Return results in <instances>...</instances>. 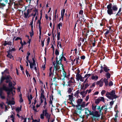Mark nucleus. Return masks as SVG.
I'll return each instance as SVG.
<instances>
[{
  "instance_id": "obj_1",
  "label": "nucleus",
  "mask_w": 122,
  "mask_h": 122,
  "mask_svg": "<svg viewBox=\"0 0 122 122\" xmlns=\"http://www.w3.org/2000/svg\"><path fill=\"white\" fill-rule=\"evenodd\" d=\"M12 78L10 76H7L6 77H2L1 80V83H2L4 81V82L8 84V87L6 86V84H4L2 85V89L4 91L7 92V98H10V97L9 96L10 95V93L14 89H15V88L14 86L12 85V82L11 81Z\"/></svg>"
},
{
  "instance_id": "obj_2",
  "label": "nucleus",
  "mask_w": 122,
  "mask_h": 122,
  "mask_svg": "<svg viewBox=\"0 0 122 122\" xmlns=\"http://www.w3.org/2000/svg\"><path fill=\"white\" fill-rule=\"evenodd\" d=\"M105 96L108 99L112 100L110 102V105L111 107L109 108H112L114 102V101L113 100L114 99L118 98L119 96L116 94L115 90H112L110 92H107L105 94Z\"/></svg>"
},
{
  "instance_id": "obj_3",
  "label": "nucleus",
  "mask_w": 122,
  "mask_h": 122,
  "mask_svg": "<svg viewBox=\"0 0 122 122\" xmlns=\"http://www.w3.org/2000/svg\"><path fill=\"white\" fill-rule=\"evenodd\" d=\"M107 14L110 15L116 14V11L118 9L117 5L113 3L112 5L111 3L107 5Z\"/></svg>"
},
{
  "instance_id": "obj_4",
  "label": "nucleus",
  "mask_w": 122,
  "mask_h": 122,
  "mask_svg": "<svg viewBox=\"0 0 122 122\" xmlns=\"http://www.w3.org/2000/svg\"><path fill=\"white\" fill-rule=\"evenodd\" d=\"M82 101L83 99H78L77 101V105H76V107H80L85 108V102H82Z\"/></svg>"
},
{
  "instance_id": "obj_5",
  "label": "nucleus",
  "mask_w": 122,
  "mask_h": 122,
  "mask_svg": "<svg viewBox=\"0 0 122 122\" xmlns=\"http://www.w3.org/2000/svg\"><path fill=\"white\" fill-rule=\"evenodd\" d=\"M76 110L75 111V113L77 115H79L81 114V111H83L84 109H82L83 107H76Z\"/></svg>"
},
{
  "instance_id": "obj_6",
  "label": "nucleus",
  "mask_w": 122,
  "mask_h": 122,
  "mask_svg": "<svg viewBox=\"0 0 122 122\" xmlns=\"http://www.w3.org/2000/svg\"><path fill=\"white\" fill-rule=\"evenodd\" d=\"M7 101L6 103H7L8 105H14L15 104V102L14 101L10 100V99L7 98Z\"/></svg>"
},
{
  "instance_id": "obj_7",
  "label": "nucleus",
  "mask_w": 122,
  "mask_h": 122,
  "mask_svg": "<svg viewBox=\"0 0 122 122\" xmlns=\"http://www.w3.org/2000/svg\"><path fill=\"white\" fill-rule=\"evenodd\" d=\"M96 84L99 85L100 87H102L103 85V78H101L99 81H97L96 83Z\"/></svg>"
},
{
  "instance_id": "obj_8",
  "label": "nucleus",
  "mask_w": 122,
  "mask_h": 122,
  "mask_svg": "<svg viewBox=\"0 0 122 122\" xmlns=\"http://www.w3.org/2000/svg\"><path fill=\"white\" fill-rule=\"evenodd\" d=\"M7 45L11 46L12 45V42L10 41H5L3 43L2 45V46H6Z\"/></svg>"
},
{
  "instance_id": "obj_9",
  "label": "nucleus",
  "mask_w": 122,
  "mask_h": 122,
  "mask_svg": "<svg viewBox=\"0 0 122 122\" xmlns=\"http://www.w3.org/2000/svg\"><path fill=\"white\" fill-rule=\"evenodd\" d=\"M108 79H109L106 78H104L103 79V82H104L105 86H108Z\"/></svg>"
},
{
  "instance_id": "obj_10",
  "label": "nucleus",
  "mask_w": 122,
  "mask_h": 122,
  "mask_svg": "<svg viewBox=\"0 0 122 122\" xmlns=\"http://www.w3.org/2000/svg\"><path fill=\"white\" fill-rule=\"evenodd\" d=\"M32 60H33V63H31V64H30V68L32 69L33 68V66H36V64L35 63V60H34V57H33L32 58Z\"/></svg>"
},
{
  "instance_id": "obj_11",
  "label": "nucleus",
  "mask_w": 122,
  "mask_h": 122,
  "mask_svg": "<svg viewBox=\"0 0 122 122\" xmlns=\"http://www.w3.org/2000/svg\"><path fill=\"white\" fill-rule=\"evenodd\" d=\"M104 67H103V71H105V72H108V71L110 70V69H109V67L105 65H104Z\"/></svg>"
},
{
  "instance_id": "obj_12",
  "label": "nucleus",
  "mask_w": 122,
  "mask_h": 122,
  "mask_svg": "<svg viewBox=\"0 0 122 122\" xmlns=\"http://www.w3.org/2000/svg\"><path fill=\"white\" fill-rule=\"evenodd\" d=\"M47 109H46L44 110L45 111V116L46 117V119L49 117H51V114H49L47 112Z\"/></svg>"
},
{
  "instance_id": "obj_13",
  "label": "nucleus",
  "mask_w": 122,
  "mask_h": 122,
  "mask_svg": "<svg viewBox=\"0 0 122 122\" xmlns=\"http://www.w3.org/2000/svg\"><path fill=\"white\" fill-rule=\"evenodd\" d=\"M8 71V69L6 68L5 70L3 71V72H1V74L2 75V76L1 77L0 80V83H1V80L2 79V77H6L7 76H11L10 75H5L4 76H3V75L4 74V73H7V71Z\"/></svg>"
},
{
  "instance_id": "obj_14",
  "label": "nucleus",
  "mask_w": 122,
  "mask_h": 122,
  "mask_svg": "<svg viewBox=\"0 0 122 122\" xmlns=\"http://www.w3.org/2000/svg\"><path fill=\"white\" fill-rule=\"evenodd\" d=\"M7 52L8 54L6 56L7 57H8L10 59H11L13 57L12 55L11 54V53L10 52H9V51H7Z\"/></svg>"
},
{
  "instance_id": "obj_15",
  "label": "nucleus",
  "mask_w": 122,
  "mask_h": 122,
  "mask_svg": "<svg viewBox=\"0 0 122 122\" xmlns=\"http://www.w3.org/2000/svg\"><path fill=\"white\" fill-rule=\"evenodd\" d=\"M9 50L7 51L10 52L15 51L16 50V49L14 47L13 48L12 46L10 47V46L9 47Z\"/></svg>"
},
{
  "instance_id": "obj_16",
  "label": "nucleus",
  "mask_w": 122,
  "mask_h": 122,
  "mask_svg": "<svg viewBox=\"0 0 122 122\" xmlns=\"http://www.w3.org/2000/svg\"><path fill=\"white\" fill-rule=\"evenodd\" d=\"M84 109V110H85V113L86 115V118H88V116H89V115L88 114V112H87L86 111H88L89 110L88 108H84V109Z\"/></svg>"
},
{
  "instance_id": "obj_17",
  "label": "nucleus",
  "mask_w": 122,
  "mask_h": 122,
  "mask_svg": "<svg viewBox=\"0 0 122 122\" xmlns=\"http://www.w3.org/2000/svg\"><path fill=\"white\" fill-rule=\"evenodd\" d=\"M36 99L34 100V105L33 106L32 108L33 109V110H34L35 112H38V111H37L36 109L35 108V105L36 104Z\"/></svg>"
},
{
  "instance_id": "obj_18",
  "label": "nucleus",
  "mask_w": 122,
  "mask_h": 122,
  "mask_svg": "<svg viewBox=\"0 0 122 122\" xmlns=\"http://www.w3.org/2000/svg\"><path fill=\"white\" fill-rule=\"evenodd\" d=\"M106 73L105 74V76L106 77V78L109 79L110 78L111 76V74L108 72Z\"/></svg>"
},
{
  "instance_id": "obj_19",
  "label": "nucleus",
  "mask_w": 122,
  "mask_h": 122,
  "mask_svg": "<svg viewBox=\"0 0 122 122\" xmlns=\"http://www.w3.org/2000/svg\"><path fill=\"white\" fill-rule=\"evenodd\" d=\"M92 115L93 116V117H97L99 116L98 112V111H95V112H94V113H93V115Z\"/></svg>"
},
{
  "instance_id": "obj_20",
  "label": "nucleus",
  "mask_w": 122,
  "mask_h": 122,
  "mask_svg": "<svg viewBox=\"0 0 122 122\" xmlns=\"http://www.w3.org/2000/svg\"><path fill=\"white\" fill-rule=\"evenodd\" d=\"M65 12V9H64L63 10H62L61 11V18H62V20H63V16L64 15V13Z\"/></svg>"
},
{
  "instance_id": "obj_21",
  "label": "nucleus",
  "mask_w": 122,
  "mask_h": 122,
  "mask_svg": "<svg viewBox=\"0 0 122 122\" xmlns=\"http://www.w3.org/2000/svg\"><path fill=\"white\" fill-rule=\"evenodd\" d=\"M45 116L44 110H43L42 111V113L40 115V118L41 119H44V116Z\"/></svg>"
},
{
  "instance_id": "obj_22",
  "label": "nucleus",
  "mask_w": 122,
  "mask_h": 122,
  "mask_svg": "<svg viewBox=\"0 0 122 122\" xmlns=\"http://www.w3.org/2000/svg\"><path fill=\"white\" fill-rule=\"evenodd\" d=\"M121 8H119L118 11L116 15V16H118L120 15H121V13H120V12L121 11Z\"/></svg>"
},
{
  "instance_id": "obj_23",
  "label": "nucleus",
  "mask_w": 122,
  "mask_h": 122,
  "mask_svg": "<svg viewBox=\"0 0 122 122\" xmlns=\"http://www.w3.org/2000/svg\"><path fill=\"white\" fill-rule=\"evenodd\" d=\"M73 94H72V95H68L69 100H70V102H72V101L73 100Z\"/></svg>"
},
{
  "instance_id": "obj_24",
  "label": "nucleus",
  "mask_w": 122,
  "mask_h": 122,
  "mask_svg": "<svg viewBox=\"0 0 122 122\" xmlns=\"http://www.w3.org/2000/svg\"><path fill=\"white\" fill-rule=\"evenodd\" d=\"M81 75L80 74H77L76 75V79L77 81H79L81 77Z\"/></svg>"
},
{
  "instance_id": "obj_25",
  "label": "nucleus",
  "mask_w": 122,
  "mask_h": 122,
  "mask_svg": "<svg viewBox=\"0 0 122 122\" xmlns=\"http://www.w3.org/2000/svg\"><path fill=\"white\" fill-rule=\"evenodd\" d=\"M98 98L99 99L100 102L102 101L104 102H105L104 98L103 97H100L99 98Z\"/></svg>"
},
{
  "instance_id": "obj_26",
  "label": "nucleus",
  "mask_w": 122,
  "mask_h": 122,
  "mask_svg": "<svg viewBox=\"0 0 122 122\" xmlns=\"http://www.w3.org/2000/svg\"><path fill=\"white\" fill-rule=\"evenodd\" d=\"M22 108V106H20V107H18L16 109V111L17 113L19 112L20 111H21V108Z\"/></svg>"
},
{
  "instance_id": "obj_27",
  "label": "nucleus",
  "mask_w": 122,
  "mask_h": 122,
  "mask_svg": "<svg viewBox=\"0 0 122 122\" xmlns=\"http://www.w3.org/2000/svg\"><path fill=\"white\" fill-rule=\"evenodd\" d=\"M90 85V84H89L87 83H86L84 84V90H85Z\"/></svg>"
},
{
  "instance_id": "obj_28",
  "label": "nucleus",
  "mask_w": 122,
  "mask_h": 122,
  "mask_svg": "<svg viewBox=\"0 0 122 122\" xmlns=\"http://www.w3.org/2000/svg\"><path fill=\"white\" fill-rule=\"evenodd\" d=\"M39 24V25H38V27L39 28V32H40V34H41V21L40 22H39V23H38Z\"/></svg>"
},
{
  "instance_id": "obj_29",
  "label": "nucleus",
  "mask_w": 122,
  "mask_h": 122,
  "mask_svg": "<svg viewBox=\"0 0 122 122\" xmlns=\"http://www.w3.org/2000/svg\"><path fill=\"white\" fill-rule=\"evenodd\" d=\"M97 106L95 105L94 106L93 104H92V109L93 111H95L96 110V108Z\"/></svg>"
},
{
  "instance_id": "obj_30",
  "label": "nucleus",
  "mask_w": 122,
  "mask_h": 122,
  "mask_svg": "<svg viewBox=\"0 0 122 122\" xmlns=\"http://www.w3.org/2000/svg\"><path fill=\"white\" fill-rule=\"evenodd\" d=\"M64 55V53H63V51L62 52L61 54L59 56V58L62 59H63Z\"/></svg>"
},
{
  "instance_id": "obj_31",
  "label": "nucleus",
  "mask_w": 122,
  "mask_h": 122,
  "mask_svg": "<svg viewBox=\"0 0 122 122\" xmlns=\"http://www.w3.org/2000/svg\"><path fill=\"white\" fill-rule=\"evenodd\" d=\"M60 33L59 32H58L57 30V41L59 40L60 39Z\"/></svg>"
},
{
  "instance_id": "obj_32",
  "label": "nucleus",
  "mask_w": 122,
  "mask_h": 122,
  "mask_svg": "<svg viewBox=\"0 0 122 122\" xmlns=\"http://www.w3.org/2000/svg\"><path fill=\"white\" fill-rule=\"evenodd\" d=\"M62 23L60 22L57 25V28H58L60 30V26H62Z\"/></svg>"
},
{
  "instance_id": "obj_33",
  "label": "nucleus",
  "mask_w": 122,
  "mask_h": 122,
  "mask_svg": "<svg viewBox=\"0 0 122 122\" xmlns=\"http://www.w3.org/2000/svg\"><path fill=\"white\" fill-rule=\"evenodd\" d=\"M57 47L58 48H59V47L58 46V45H59V46L61 48L62 47V46L61 44V43L60 41H57Z\"/></svg>"
},
{
  "instance_id": "obj_34",
  "label": "nucleus",
  "mask_w": 122,
  "mask_h": 122,
  "mask_svg": "<svg viewBox=\"0 0 122 122\" xmlns=\"http://www.w3.org/2000/svg\"><path fill=\"white\" fill-rule=\"evenodd\" d=\"M58 65H57L56 64V65H55V66H54V69L53 71L54 72V70L55 69V68L56 69L55 70L56 71H58Z\"/></svg>"
},
{
  "instance_id": "obj_35",
  "label": "nucleus",
  "mask_w": 122,
  "mask_h": 122,
  "mask_svg": "<svg viewBox=\"0 0 122 122\" xmlns=\"http://www.w3.org/2000/svg\"><path fill=\"white\" fill-rule=\"evenodd\" d=\"M40 99H44V100L46 99V98L45 97V96L44 94H41V96Z\"/></svg>"
},
{
  "instance_id": "obj_36",
  "label": "nucleus",
  "mask_w": 122,
  "mask_h": 122,
  "mask_svg": "<svg viewBox=\"0 0 122 122\" xmlns=\"http://www.w3.org/2000/svg\"><path fill=\"white\" fill-rule=\"evenodd\" d=\"M113 85V83L112 81H110L108 82V86H112Z\"/></svg>"
},
{
  "instance_id": "obj_37",
  "label": "nucleus",
  "mask_w": 122,
  "mask_h": 122,
  "mask_svg": "<svg viewBox=\"0 0 122 122\" xmlns=\"http://www.w3.org/2000/svg\"><path fill=\"white\" fill-rule=\"evenodd\" d=\"M5 104L3 102L0 104V106L2 109H3L4 108L3 106L4 105L5 106Z\"/></svg>"
},
{
  "instance_id": "obj_38",
  "label": "nucleus",
  "mask_w": 122,
  "mask_h": 122,
  "mask_svg": "<svg viewBox=\"0 0 122 122\" xmlns=\"http://www.w3.org/2000/svg\"><path fill=\"white\" fill-rule=\"evenodd\" d=\"M19 97L20 98V103L23 102V100L22 99L21 94L20 95H19Z\"/></svg>"
},
{
  "instance_id": "obj_39",
  "label": "nucleus",
  "mask_w": 122,
  "mask_h": 122,
  "mask_svg": "<svg viewBox=\"0 0 122 122\" xmlns=\"http://www.w3.org/2000/svg\"><path fill=\"white\" fill-rule=\"evenodd\" d=\"M14 0H10V2L8 3V4L9 5L11 6V5H12L13 4V1Z\"/></svg>"
},
{
  "instance_id": "obj_40",
  "label": "nucleus",
  "mask_w": 122,
  "mask_h": 122,
  "mask_svg": "<svg viewBox=\"0 0 122 122\" xmlns=\"http://www.w3.org/2000/svg\"><path fill=\"white\" fill-rule=\"evenodd\" d=\"M103 67L102 66H101L100 67L101 69L100 70V74H101L102 72H103Z\"/></svg>"
},
{
  "instance_id": "obj_41",
  "label": "nucleus",
  "mask_w": 122,
  "mask_h": 122,
  "mask_svg": "<svg viewBox=\"0 0 122 122\" xmlns=\"http://www.w3.org/2000/svg\"><path fill=\"white\" fill-rule=\"evenodd\" d=\"M55 54L56 56H58L59 55V52L57 49H56V50L55 51Z\"/></svg>"
},
{
  "instance_id": "obj_42",
  "label": "nucleus",
  "mask_w": 122,
  "mask_h": 122,
  "mask_svg": "<svg viewBox=\"0 0 122 122\" xmlns=\"http://www.w3.org/2000/svg\"><path fill=\"white\" fill-rule=\"evenodd\" d=\"M91 74H87L85 75L84 76V78H87L86 79H87L91 75Z\"/></svg>"
},
{
  "instance_id": "obj_43",
  "label": "nucleus",
  "mask_w": 122,
  "mask_h": 122,
  "mask_svg": "<svg viewBox=\"0 0 122 122\" xmlns=\"http://www.w3.org/2000/svg\"><path fill=\"white\" fill-rule=\"evenodd\" d=\"M117 108H118V106L117 105V104H116V105L114 108V110L115 112H116V111L117 112V111H118V110H117Z\"/></svg>"
},
{
  "instance_id": "obj_44",
  "label": "nucleus",
  "mask_w": 122,
  "mask_h": 122,
  "mask_svg": "<svg viewBox=\"0 0 122 122\" xmlns=\"http://www.w3.org/2000/svg\"><path fill=\"white\" fill-rule=\"evenodd\" d=\"M67 92L68 93L70 94L72 92V90L71 88L70 87L69 88Z\"/></svg>"
},
{
  "instance_id": "obj_45",
  "label": "nucleus",
  "mask_w": 122,
  "mask_h": 122,
  "mask_svg": "<svg viewBox=\"0 0 122 122\" xmlns=\"http://www.w3.org/2000/svg\"><path fill=\"white\" fill-rule=\"evenodd\" d=\"M100 101L98 98L95 100V103L96 104H98L99 103Z\"/></svg>"
},
{
  "instance_id": "obj_46",
  "label": "nucleus",
  "mask_w": 122,
  "mask_h": 122,
  "mask_svg": "<svg viewBox=\"0 0 122 122\" xmlns=\"http://www.w3.org/2000/svg\"><path fill=\"white\" fill-rule=\"evenodd\" d=\"M88 111L89 112V115H93V113H94V111H92V112H91V111H90L89 110H88Z\"/></svg>"
},
{
  "instance_id": "obj_47",
  "label": "nucleus",
  "mask_w": 122,
  "mask_h": 122,
  "mask_svg": "<svg viewBox=\"0 0 122 122\" xmlns=\"http://www.w3.org/2000/svg\"><path fill=\"white\" fill-rule=\"evenodd\" d=\"M24 17L25 18H27L29 15L26 13L24 12Z\"/></svg>"
},
{
  "instance_id": "obj_48",
  "label": "nucleus",
  "mask_w": 122,
  "mask_h": 122,
  "mask_svg": "<svg viewBox=\"0 0 122 122\" xmlns=\"http://www.w3.org/2000/svg\"><path fill=\"white\" fill-rule=\"evenodd\" d=\"M57 56H56V64H59V60H58V58Z\"/></svg>"
},
{
  "instance_id": "obj_49",
  "label": "nucleus",
  "mask_w": 122,
  "mask_h": 122,
  "mask_svg": "<svg viewBox=\"0 0 122 122\" xmlns=\"http://www.w3.org/2000/svg\"><path fill=\"white\" fill-rule=\"evenodd\" d=\"M64 72L63 73V75L64 76V78L66 77H67V76L66 75V73L65 71H63Z\"/></svg>"
},
{
  "instance_id": "obj_50",
  "label": "nucleus",
  "mask_w": 122,
  "mask_h": 122,
  "mask_svg": "<svg viewBox=\"0 0 122 122\" xmlns=\"http://www.w3.org/2000/svg\"><path fill=\"white\" fill-rule=\"evenodd\" d=\"M106 92V91L105 90H102L101 92V94L102 96H103V95L105 94Z\"/></svg>"
},
{
  "instance_id": "obj_51",
  "label": "nucleus",
  "mask_w": 122,
  "mask_h": 122,
  "mask_svg": "<svg viewBox=\"0 0 122 122\" xmlns=\"http://www.w3.org/2000/svg\"><path fill=\"white\" fill-rule=\"evenodd\" d=\"M33 82H34V85L36 84V80L35 78V77H33Z\"/></svg>"
},
{
  "instance_id": "obj_52",
  "label": "nucleus",
  "mask_w": 122,
  "mask_h": 122,
  "mask_svg": "<svg viewBox=\"0 0 122 122\" xmlns=\"http://www.w3.org/2000/svg\"><path fill=\"white\" fill-rule=\"evenodd\" d=\"M50 37H48L47 39V45H48L49 43V42L50 41Z\"/></svg>"
},
{
  "instance_id": "obj_53",
  "label": "nucleus",
  "mask_w": 122,
  "mask_h": 122,
  "mask_svg": "<svg viewBox=\"0 0 122 122\" xmlns=\"http://www.w3.org/2000/svg\"><path fill=\"white\" fill-rule=\"evenodd\" d=\"M116 112V114L115 115V117L117 118V117H118V113L119 112L118 111H117V112Z\"/></svg>"
},
{
  "instance_id": "obj_54",
  "label": "nucleus",
  "mask_w": 122,
  "mask_h": 122,
  "mask_svg": "<svg viewBox=\"0 0 122 122\" xmlns=\"http://www.w3.org/2000/svg\"><path fill=\"white\" fill-rule=\"evenodd\" d=\"M49 106H50L51 104L52 105V100L50 98V101H49Z\"/></svg>"
},
{
  "instance_id": "obj_55",
  "label": "nucleus",
  "mask_w": 122,
  "mask_h": 122,
  "mask_svg": "<svg viewBox=\"0 0 122 122\" xmlns=\"http://www.w3.org/2000/svg\"><path fill=\"white\" fill-rule=\"evenodd\" d=\"M79 93H80V92H79V90H78L76 91L75 93V95L76 96H78V94Z\"/></svg>"
},
{
  "instance_id": "obj_56",
  "label": "nucleus",
  "mask_w": 122,
  "mask_h": 122,
  "mask_svg": "<svg viewBox=\"0 0 122 122\" xmlns=\"http://www.w3.org/2000/svg\"><path fill=\"white\" fill-rule=\"evenodd\" d=\"M30 36L31 37H32V36L33 35H34V31H31V32H30Z\"/></svg>"
},
{
  "instance_id": "obj_57",
  "label": "nucleus",
  "mask_w": 122,
  "mask_h": 122,
  "mask_svg": "<svg viewBox=\"0 0 122 122\" xmlns=\"http://www.w3.org/2000/svg\"><path fill=\"white\" fill-rule=\"evenodd\" d=\"M109 23L111 25L113 23V20L112 19H111L109 21Z\"/></svg>"
},
{
  "instance_id": "obj_58",
  "label": "nucleus",
  "mask_w": 122,
  "mask_h": 122,
  "mask_svg": "<svg viewBox=\"0 0 122 122\" xmlns=\"http://www.w3.org/2000/svg\"><path fill=\"white\" fill-rule=\"evenodd\" d=\"M45 41V40H44L43 41H41V45L42 47L44 46V42Z\"/></svg>"
},
{
  "instance_id": "obj_59",
  "label": "nucleus",
  "mask_w": 122,
  "mask_h": 122,
  "mask_svg": "<svg viewBox=\"0 0 122 122\" xmlns=\"http://www.w3.org/2000/svg\"><path fill=\"white\" fill-rule=\"evenodd\" d=\"M109 32V30H107L106 32L104 33V34L106 36H107V35Z\"/></svg>"
},
{
  "instance_id": "obj_60",
  "label": "nucleus",
  "mask_w": 122,
  "mask_h": 122,
  "mask_svg": "<svg viewBox=\"0 0 122 122\" xmlns=\"http://www.w3.org/2000/svg\"><path fill=\"white\" fill-rule=\"evenodd\" d=\"M57 65H58V66L61 65V67H64V65L62 63V62H59V64H57Z\"/></svg>"
},
{
  "instance_id": "obj_61",
  "label": "nucleus",
  "mask_w": 122,
  "mask_h": 122,
  "mask_svg": "<svg viewBox=\"0 0 122 122\" xmlns=\"http://www.w3.org/2000/svg\"><path fill=\"white\" fill-rule=\"evenodd\" d=\"M83 11L82 10H81L79 13V14L80 15H82L83 14Z\"/></svg>"
},
{
  "instance_id": "obj_62",
  "label": "nucleus",
  "mask_w": 122,
  "mask_h": 122,
  "mask_svg": "<svg viewBox=\"0 0 122 122\" xmlns=\"http://www.w3.org/2000/svg\"><path fill=\"white\" fill-rule=\"evenodd\" d=\"M3 90L2 89V88L0 89V96H1V95H2L3 93Z\"/></svg>"
},
{
  "instance_id": "obj_63",
  "label": "nucleus",
  "mask_w": 122,
  "mask_h": 122,
  "mask_svg": "<svg viewBox=\"0 0 122 122\" xmlns=\"http://www.w3.org/2000/svg\"><path fill=\"white\" fill-rule=\"evenodd\" d=\"M85 58V56L84 55H83L81 56V59L82 60H84Z\"/></svg>"
},
{
  "instance_id": "obj_64",
  "label": "nucleus",
  "mask_w": 122,
  "mask_h": 122,
  "mask_svg": "<svg viewBox=\"0 0 122 122\" xmlns=\"http://www.w3.org/2000/svg\"><path fill=\"white\" fill-rule=\"evenodd\" d=\"M89 98V95L87 96L86 97L85 99V100L86 101H88V99Z\"/></svg>"
}]
</instances>
